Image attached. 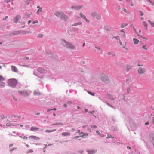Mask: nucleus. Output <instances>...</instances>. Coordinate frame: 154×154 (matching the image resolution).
I'll return each mask as SVG.
<instances>
[{"mask_svg": "<svg viewBox=\"0 0 154 154\" xmlns=\"http://www.w3.org/2000/svg\"><path fill=\"white\" fill-rule=\"evenodd\" d=\"M61 43L67 48L74 49L75 48V46L69 42L63 40L62 41Z\"/></svg>", "mask_w": 154, "mask_h": 154, "instance_id": "1", "label": "nucleus"}, {"mask_svg": "<svg viewBox=\"0 0 154 154\" xmlns=\"http://www.w3.org/2000/svg\"><path fill=\"white\" fill-rule=\"evenodd\" d=\"M17 83V81L15 79H11L8 81V85L13 87H15Z\"/></svg>", "mask_w": 154, "mask_h": 154, "instance_id": "2", "label": "nucleus"}, {"mask_svg": "<svg viewBox=\"0 0 154 154\" xmlns=\"http://www.w3.org/2000/svg\"><path fill=\"white\" fill-rule=\"evenodd\" d=\"M100 78L101 80L104 83H108L110 82V80L108 76L103 73H102L100 76Z\"/></svg>", "mask_w": 154, "mask_h": 154, "instance_id": "3", "label": "nucleus"}, {"mask_svg": "<svg viewBox=\"0 0 154 154\" xmlns=\"http://www.w3.org/2000/svg\"><path fill=\"white\" fill-rule=\"evenodd\" d=\"M54 14L58 17L61 18L65 20H66V19H68L67 16L65 15L63 12H56Z\"/></svg>", "mask_w": 154, "mask_h": 154, "instance_id": "4", "label": "nucleus"}, {"mask_svg": "<svg viewBox=\"0 0 154 154\" xmlns=\"http://www.w3.org/2000/svg\"><path fill=\"white\" fill-rule=\"evenodd\" d=\"M146 71L145 67H140L138 69V73L139 75L144 74Z\"/></svg>", "mask_w": 154, "mask_h": 154, "instance_id": "5", "label": "nucleus"}, {"mask_svg": "<svg viewBox=\"0 0 154 154\" xmlns=\"http://www.w3.org/2000/svg\"><path fill=\"white\" fill-rule=\"evenodd\" d=\"M80 15L81 18H83V19L85 20V21H86V22L88 23L89 22V21L88 20L86 17V16L84 15H83L82 13H80Z\"/></svg>", "mask_w": 154, "mask_h": 154, "instance_id": "6", "label": "nucleus"}, {"mask_svg": "<svg viewBox=\"0 0 154 154\" xmlns=\"http://www.w3.org/2000/svg\"><path fill=\"white\" fill-rule=\"evenodd\" d=\"M19 93H20L21 95L23 96H28L29 95V93L26 91H19Z\"/></svg>", "mask_w": 154, "mask_h": 154, "instance_id": "7", "label": "nucleus"}, {"mask_svg": "<svg viewBox=\"0 0 154 154\" xmlns=\"http://www.w3.org/2000/svg\"><path fill=\"white\" fill-rule=\"evenodd\" d=\"M107 98L108 99L111 100H114L115 98L114 97L112 96L111 95L109 94H107Z\"/></svg>", "mask_w": 154, "mask_h": 154, "instance_id": "8", "label": "nucleus"}, {"mask_svg": "<svg viewBox=\"0 0 154 154\" xmlns=\"http://www.w3.org/2000/svg\"><path fill=\"white\" fill-rule=\"evenodd\" d=\"M21 17L19 15H17L14 19V21L15 23H17L18 20Z\"/></svg>", "mask_w": 154, "mask_h": 154, "instance_id": "9", "label": "nucleus"}, {"mask_svg": "<svg viewBox=\"0 0 154 154\" xmlns=\"http://www.w3.org/2000/svg\"><path fill=\"white\" fill-rule=\"evenodd\" d=\"M11 69L12 71L16 73L18 72V70L17 68L15 66H11Z\"/></svg>", "mask_w": 154, "mask_h": 154, "instance_id": "10", "label": "nucleus"}, {"mask_svg": "<svg viewBox=\"0 0 154 154\" xmlns=\"http://www.w3.org/2000/svg\"><path fill=\"white\" fill-rule=\"evenodd\" d=\"M149 139L150 140L154 141V133H151L150 134Z\"/></svg>", "mask_w": 154, "mask_h": 154, "instance_id": "11", "label": "nucleus"}, {"mask_svg": "<svg viewBox=\"0 0 154 154\" xmlns=\"http://www.w3.org/2000/svg\"><path fill=\"white\" fill-rule=\"evenodd\" d=\"M5 81H0V88H3L5 85Z\"/></svg>", "mask_w": 154, "mask_h": 154, "instance_id": "12", "label": "nucleus"}, {"mask_svg": "<svg viewBox=\"0 0 154 154\" xmlns=\"http://www.w3.org/2000/svg\"><path fill=\"white\" fill-rule=\"evenodd\" d=\"M29 138L30 139H35L36 140H39V138L35 136H30L29 137Z\"/></svg>", "mask_w": 154, "mask_h": 154, "instance_id": "13", "label": "nucleus"}, {"mask_svg": "<svg viewBox=\"0 0 154 154\" xmlns=\"http://www.w3.org/2000/svg\"><path fill=\"white\" fill-rule=\"evenodd\" d=\"M62 135L63 136H66L70 135V133L69 132H65L62 133Z\"/></svg>", "mask_w": 154, "mask_h": 154, "instance_id": "14", "label": "nucleus"}, {"mask_svg": "<svg viewBox=\"0 0 154 154\" xmlns=\"http://www.w3.org/2000/svg\"><path fill=\"white\" fill-rule=\"evenodd\" d=\"M104 29L107 31H110L111 29L110 27L107 25H106L104 26Z\"/></svg>", "mask_w": 154, "mask_h": 154, "instance_id": "15", "label": "nucleus"}, {"mask_svg": "<svg viewBox=\"0 0 154 154\" xmlns=\"http://www.w3.org/2000/svg\"><path fill=\"white\" fill-rule=\"evenodd\" d=\"M39 128L36 127H32L31 128V130L32 131H35L38 130Z\"/></svg>", "mask_w": 154, "mask_h": 154, "instance_id": "16", "label": "nucleus"}, {"mask_svg": "<svg viewBox=\"0 0 154 154\" xmlns=\"http://www.w3.org/2000/svg\"><path fill=\"white\" fill-rule=\"evenodd\" d=\"M81 8V7H76V6H72L71 7V8L72 9H74L75 10H79L80 9V8Z\"/></svg>", "mask_w": 154, "mask_h": 154, "instance_id": "17", "label": "nucleus"}, {"mask_svg": "<svg viewBox=\"0 0 154 154\" xmlns=\"http://www.w3.org/2000/svg\"><path fill=\"white\" fill-rule=\"evenodd\" d=\"M34 94L35 95H38L40 94V93L37 90L34 91Z\"/></svg>", "mask_w": 154, "mask_h": 154, "instance_id": "18", "label": "nucleus"}, {"mask_svg": "<svg viewBox=\"0 0 154 154\" xmlns=\"http://www.w3.org/2000/svg\"><path fill=\"white\" fill-rule=\"evenodd\" d=\"M134 43L135 44H137L139 43V40L137 39L134 38L133 39Z\"/></svg>", "mask_w": 154, "mask_h": 154, "instance_id": "19", "label": "nucleus"}, {"mask_svg": "<svg viewBox=\"0 0 154 154\" xmlns=\"http://www.w3.org/2000/svg\"><path fill=\"white\" fill-rule=\"evenodd\" d=\"M97 135H99L100 136L102 137H104L105 136L103 134L100 133L98 131H97Z\"/></svg>", "mask_w": 154, "mask_h": 154, "instance_id": "20", "label": "nucleus"}, {"mask_svg": "<svg viewBox=\"0 0 154 154\" xmlns=\"http://www.w3.org/2000/svg\"><path fill=\"white\" fill-rule=\"evenodd\" d=\"M42 8H39L37 11L36 13L37 14H38L40 12H42Z\"/></svg>", "mask_w": 154, "mask_h": 154, "instance_id": "21", "label": "nucleus"}, {"mask_svg": "<svg viewBox=\"0 0 154 154\" xmlns=\"http://www.w3.org/2000/svg\"><path fill=\"white\" fill-rule=\"evenodd\" d=\"M7 122H7L6 123V126H10L12 125L11 123V121H9L8 120H7Z\"/></svg>", "mask_w": 154, "mask_h": 154, "instance_id": "22", "label": "nucleus"}, {"mask_svg": "<svg viewBox=\"0 0 154 154\" xmlns=\"http://www.w3.org/2000/svg\"><path fill=\"white\" fill-rule=\"evenodd\" d=\"M0 81H5V78L1 75H0Z\"/></svg>", "mask_w": 154, "mask_h": 154, "instance_id": "23", "label": "nucleus"}, {"mask_svg": "<svg viewBox=\"0 0 154 154\" xmlns=\"http://www.w3.org/2000/svg\"><path fill=\"white\" fill-rule=\"evenodd\" d=\"M56 131V129H54L52 130H46L45 131V132L46 133H50L54 131Z\"/></svg>", "mask_w": 154, "mask_h": 154, "instance_id": "24", "label": "nucleus"}, {"mask_svg": "<svg viewBox=\"0 0 154 154\" xmlns=\"http://www.w3.org/2000/svg\"><path fill=\"white\" fill-rule=\"evenodd\" d=\"M143 24L144 25V26L146 28V29H147V24L146 23L145 21H143Z\"/></svg>", "mask_w": 154, "mask_h": 154, "instance_id": "25", "label": "nucleus"}, {"mask_svg": "<svg viewBox=\"0 0 154 154\" xmlns=\"http://www.w3.org/2000/svg\"><path fill=\"white\" fill-rule=\"evenodd\" d=\"M105 102L107 104V105L108 106H110V107H112V108H114V107L113 106H112L109 103H108L107 101H105Z\"/></svg>", "mask_w": 154, "mask_h": 154, "instance_id": "26", "label": "nucleus"}, {"mask_svg": "<svg viewBox=\"0 0 154 154\" xmlns=\"http://www.w3.org/2000/svg\"><path fill=\"white\" fill-rule=\"evenodd\" d=\"M111 130L113 131H116L117 129L115 126H112L111 128Z\"/></svg>", "mask_w": 154, "mask_h": 154, "instance_id": "27", "label": "nucleus"}, {"mask_svg": "<svg viewBox=\"0 0 154 154\" xmlns=\"http://www.w3.org/2000/svg\"><path fill=\"white\" fill-rule=\"evenodd\" d=\"M148 22L150 23L152 26L154 27V23L153 22L151 21L150 20H148Z\"/></svg>", "mask_w": 154, "mask_h": 154, "instance_id": "28", "label": "nucleus"}, {"mask_svg": "<svg viewBox=\"0 0 154 154\" xmlns=\"http://www.w3.org/2000/svg\"><path fill=\"white\" fill-rule=\"evenodd\" d=\"M89 154H92L95 153V151L94 150H91L88 151Z\"/></svg>", "mask_w": 154, "mask_h": 154, "instance_id": "29", "label": "nucleus"}, {"mask_svg": "<svg viewBox=\"0 0 154 154\" xmlns=\"http://www.w3.org/2000/svg\"><path fill=\"white\" fill-rule=\"evenodd\" d=\"M63 125V124L62 123H55L54 124H52V125Z\"/></svg>", "mask_w": 154, "mask_h": 154, "instance_id": "30", "label": "nucleus"}, {"mask_svg": "<svg viewBox=\"0 0 154 154\" xmlns=\"http://www.w3.org/2000/svg\"><path fill=\"white\" fill-rule=\"evenodd\" d=\"M127 25V24H126L125 23H122L121 25V27L122 28H124L125 26H126Z\"/></svg>", "mask_w": 154, "mask_h": 154, "instance_id": "31", "label": "nucleus"}, {"mask_svg": "<svg viewBox=\"0 0 154 154\" xmlns=\"http://www.w3.org/2000/svg\"><path fill=\"white\" fill-rule=\"evenodd\" d=\"M82 24V22H79L78 23H76L74 25H72V26H77L78 25H81Z\"/></svg>", "mask_w": 154, "mask_h": 154, "instance_id": "32", "label": "nucleus"}, {"mask_svg": "<svg viewBox=\"0 0 154 154\" xmlns=\"http://www.w3.org/2000/svg\"><path fill=\"white\" fill-rule=\"evenodd\" d=\"M101 17V15L100 14H97V20H99Z\"/></svg>", "mask_w": 154, "mask_h": 154, "instance_id": "33", "label": "nucleus"}, {"mask_svg": "<svg viewBox=\"0 0 154 154\" xmlns=\"http://www.w3.org/2000/svg\"><path fill=\"white\" fill-rule=\"evenodd\" d=\"M122 10H123L125 13H129L128 11V10H127V9H126L124 8H122Z\"/></svg>", "mask_w": 154, "mask_h": 154, "instance_id": "34", "label": "nucleus"}, {"mask_svg": "<svg viewBox=\"0 0 154 154\" xmlns=\"http://www.w3.org/2000/svg\"><path fill=\"white\" fill-rule=\"evenodd\" d=\"M138 66H140V67H145V68H146V66L143 64H138Z\"/></svg>", "mask_w": 154, "mask_h": 154, "instance_id": "35", "label": "nucleus"}, {"mask_svg": "<svg viewBox=\"0 0 154 154\" xmlns=\"http://www.w3.org/2000/svg\"><path fill=\"white\" fill-rule=\"evenodd\" d=\"M112 120L113 121L114 123H115L116 121L115 118L113 117H112L111 118Z\"/></svg>", "mask_w": 154, "mask_h": 154, "instance_id": "36", "label": "nucleus"}, {"mask_svg": "<svg viewBox=\"0 0 154 154\" xmlns=\"http://www.w3.org/2000/svg\"><path fill=\"white\" fill-rule=\"evenodd\" d=\"M80 134L81 135L80 137H84L85 135L84 133L82 132H81Z\"/></svg>", "mask_w": 154, "mask_h": 154, "instance_id": "37", "label": "nucleus"}, {"mask_svg": "<svg viewBox=\"0 0 154 154\" xmlns=\"http://www.w3.org/2000/svg\"><path fill=\"white\" fill-rule=\"evenodd\" d=\"M113 38H115V39L117 40H119V38L118 36H114L113 37Z\"/></svg>", "mask_w": 154, "mask_h": 154, "instance_id": "38", "label": "nucleus"}, {"mask_svg": "<svg viewBox=\"0 0 154 154\" xmlns=\"http://www.w3.org/2000/svg\"><path fill=\"white\" fill-rule=\"evenodd\" d=\"M146 45H145L143 46L142 48L143 49H144L146 50H147V49L146 48Z\"/></svg>", "mask_w": 154, "mask_h": 154, "instance_id": "39", "label": "nucleus"}, {"mask_svg": "<svg viewBox=\"0 0 154 154\" xmlns=\"http://www.w3.org/2000/svg\"><path fill=\"white\" fill-rule=\"evenodd\" d=\"M88 93L93 96H94L95 94V93H93L90 92L89 91H88Z\"/></svg>", "mask_w": 154, "mask_h": 154, "instance_id": "40", "label": "nucleus"}, {"mask_svg": "<svg viewBox=\"0 0 154 154\" xmlns=\"http://www.w3.org/2000/svg\"><path fill=\"white\" fill-rule=\"evenodd\" d=\"M111 137H112L111 135H108L106 137V138L107 139Z\"/></svg>", "mask_w": 154, "mask_h": 154, "instance_id": "41", "label": "nucleus"}, {"mask_svg": "<svg viewBox=\"0 0 154 154\" xmlns=\"http://www.w3.org/2000/svg\"><path fill=\"white\" fill-rule=\"evenodd\" d=\"M20 137L22 138H23V139H27L28 138V137H26V136H24L23 137H21L20 136Z\"/></svg>", "mask_w": 154, "mask_h": 154, "instance_id": "42", "label": "nucleus"}, {"mask_svg": "<svg viewBox=\"0 0 154 154\" xmlns=\"http://www.w3.org/2000/svg\"><path fill=\"white\" fill-rule=\"evenodd\" d=\"M139 12L140 13V15L141 16H143V13L141 11H139Z\"/></svg>", "mask_w": 154, "mask_h": 154, "instance_id": "43", "label": "nucleus"}, {"mask_svg": "<svg viewBox=\"0 0 154 154\" xmlns=\"http://www.w3.org/2000/svg\"><path fill=\"white\" fill-rule=\"evenodd\" d=\"M12 0H5V1L6 2L8 3L9 2H10Z\"/></svg>", "mask_w": 154, "mask_h": 154, "instance_id": "44", "label": "nucleus"}, {"mask_svg": "<svg viewBox=\"0 0 154 154\" xmlns=\"http://www.w3.org/2000/svg\"><path fill=\"white\" fill-rule=\"evenodd\" d=\"M146 1H147V2H149L151 4V3H152V0H146Z\"/></svg>", "mask_w": 154, "mask_h": 154, "instance_id": "45", "label": "nucleus"}, {"mask_svg": "<svg viewBox=\"0 0 154 154\" xmlns=\"http://www.w3.org/2000/svg\"><path fill=\"white\" fill-rule=\"evenodd\" d=\"M38 22V20H35V21H34V22H33V24H34L35 23H37Z\"/></svg>", "mask_w": 154, "mask_h": 154, "instance_id": "46", "label": "nucleus"}, {"mask_svg": "<svg viewBox=\"0 0 154 154\" xmlns=\"http://www.w3.org/2000/svg\"><path fill=\"white\" fill-rule=\"evenodd\" d=\"M43 35L42 34H40L39 35H38V36L40 37V38H42L43 37Z\"/></svg>", "mask_w": 154, "mask_h": 154, "instance_id": "47", "label": "nucleus"}, {"mask_svg": "<svg viewBox=\"0 0 154 154\" xmlns=\"http://www.w3.org/2000/svg\"><path fill=\"white\" fill-rule=\"evenodd\" d=\"M137 35L138 36H140V37L143 38V39H145V38L144 37H143L141 35H140L139 34H137Z\"/></svg>", "mask_w": 154, "mask_h": 154, "instance_id": "48", "label": "nucleus"}, {"mask_svg": "<svg viewBox=\"0 0 154 154\" xmlns=\"http://www.w3.org/2000/svg\"><path fill=\"white\" fill-rule=\"evenodd\" d=\"M103 26L101 25L99 26V28L98 29H101L102 28Z\"/></svg>", "mask_w": 154, "mask_h": 154, "instance_id": "49", "label": "nucleus"}, {"mask_svg": "<svg viewBox=\"0 0 154 154\" xmlns=\"http://www.w3.org/2000/svg\"><path fill=\"white\" fill-rule=\"evenodd\" d=\"M29 59V57H24V59L25 60H28Z\"/></svg>", "mask_w": 154, "mask_h": 154, "instance_id": "50", "label": "nucleus"}, {"mask_svg": "<svg viewBox=\"0 0 154 154\" xmlns=\"http://www.w3.org/2000/svg\"><path fill=\"white\" fill-rule=\"evenodd\" d=\"M121 32H123V36H124L125 35V32H124L123 31V30L122 29L121 30Z\"/></svg>", "mask_w": 154, "mask_h": 154, "instance_id": "51", "label": "nucleus"}, {"mask_svg": "<svg viewBox=\"0 0 154 154\" xmlns=\"http://www.w3.org/2000/svg\"><path fill=\"white\" fill-rule=\"evenodd\" d=\"M121 9V8L120 6H119L118 7V11H119L120 9Z\"/></svg>", "mask_w": 154, "mask_h": 154, "instance_id": "52", "label": "nucleus"}, {"mask_svg": "<svg viewBox=\"0 0 154 154\" xmlns=\"http://www.w3.org/2000/svg\"><path fill=\"white\" fill-rule=\"evenodd\" d=\"M53 110V109H48L47 110V112H49L50 111H51V110Z\"/></svg>", "mask_w": 154, "mask_h": 154, "instance_id": "53", "label": "nucleus"}, {"mask_svg": "<svg viewBox=\"0 0 154 154\" xmlns=\"http://www.w3.org/2000/svg\"><path fill=\"white\" fill-rule=\"evenodd\" d=\"M68 103L70 104H72V103L71 101H69L68 102Z\"/></svg>", "mask_w": 154, "mask_h": 154, "instance_id": "54", "label": "nucleus"}, {"mask_svg": "<svg viewBox=\"0 0 154 154\" xmlns=\"http://www.w3.org/2000/svg\"><path fill=\"white\" fill-rule=\"evenodd\" d=\"M8 16H6L5 17V18H4L3 19V20H6L7 18H8Z\"/></svg>", "mask_w": 154, "mask_h": 154, "instance_id": "55", "label": "nucleus"}, {"mask_svg": "<svg viewBox=\"0 0 154 154\" xmlns=\"http://www.w3.org/2000/svg\"><path fill=\"white\" fill-rule=\"evenodd\" d=\"M152 124L154 125V117L152 118Z\"/></svg>", "mask_w": 154, "mask_h": 154, "instance_id": "56", "label": "nucleus"}, {"mask_svg": "<svg viewBox=\"0 0 154 154\" xmlns=\"http://www.w3.org/2000/svg\"><path fill=\"white\" fill-rule=\"evenodd\" d=\"M95 112V111H92V112H89L91 114H92L93 113Z\"/></svg>", "mask_w": 154, "mask_h": 154, "instance_id": "57", "label": "nucleus"}, {"mask_svg": "<svg viewBox=\"0 0 154 154\" xmlns=\"http://www.w3.org/2000/svg\"><path fill=\"white\" fill-rule=\"evenodd\" d=\"M129 69H129L128 68V67H127L126 68V70L127 71H128L129 70Z\"/></svg>", "mask_w": 154, "mask_h": 154, "instance_id": "58", "label": "nucleus"}, {"mask_svg": "<svg viewBox=\"0 0 154 154\" xmlns=\"http://www.w3.org/2000/svg\"><path fill=\"white\" fill-rule=\"evenodd\" d=\"M119 43L121 45H122V43L121 40H119Z\"/></svg>", "mask_w": 154, "mask_h": 154, "instance_id": "59", "label": "nucleus"}, {"mask_svg": "<svg viewBox=\"0 0 154 154\" xmlns=\"http://www.w3.org/2000/svg\"><path fill=\"white\" fill-rule=\"evenodd\" d=\"M33 152V151L32 150H30L28 152L29 153V152Z\"/></svg>", "mask_w": 154, "mask_h": 154, "instance_id": "60", "label": "nucleus"}, {"mask_svg": "<svg viewBox=\"0 0 154 154\" xmlns=\"http://www.w3.org/2000/svg\"><path fill=\"white\" fill-rule=\"evenodd\" d=\"M151 4L152 5L154 6V0L153 1H152V3H151Z\"/></svg>", "mask_w": 154, "mask_h": 154, "instance_id": "61", "label": "nucleus"}, {"mask_svg": "<svg viewBox=\"0 0 154 154\" xmlns=\"http://www.w3.org/2000/svg\"><path fill=\"white\" fill-rule=\"evenodd\" d=\"M31 20H30L28 21V24L29 25L30 24V23H31Z\"/></svg>", "mask_w": 154, "mask_h": 154, "instance_id": "62", "label": "nucleus"}, {"mask_svg": "<svg viewBox=\"0 0 154 154\" xmlns=\"http://www.w3.org/2000/svg\"><path fill=\"white\" fill-rule=\"evenodd\" d=\"M85 112H87L88 111V110L87 109H85Z\"/></svg>", "mask_w": 154, "mask_h": 154, "instance_id": "63", "label": "nucleus"}, {"mask_svg": "<svg viewBox=\"0 0 154 154\" xmlns=\"http://www.w3.org/2000/svg\"><path fill=\"white\" fill-rule=\"evenodd\" d=\"M127 148L128 149H131V147H129V146H127Z\"/></svg>", "mask_w": 154, "mask_h": 154, "instance_id": "64", "label": "nucleus"}]
</instances>
